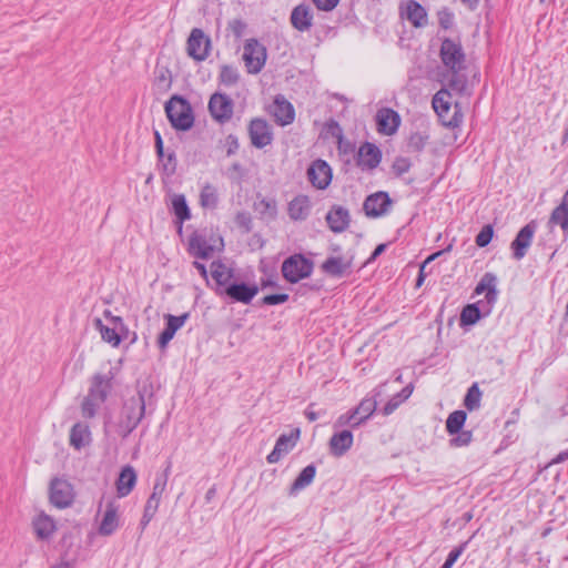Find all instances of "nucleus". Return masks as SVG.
<instances>
[{"label": "nucleus", "mask_w": 568, "mask_h": 568, "mask_svg": "<svg viewBox=\"0 0 568 568\" xmlns=\"http://www.w3.org/2000/svg\"><path fill=\"white\" fill-rule=\"evenodd\" d=\"M209 109L212 116L221 122L229 120L233 112L231 100L220 93H215L211 97Z\"/></svg>", "instance_id": "nucleus-19"}, {"label": "nucleus", "mask_w": 568, "mask_h": 568, "mask_svg": "<svg viewBox=\"0 0 568 568\" xmlns=\"http://www.w3.org/2000/svg\"><path fill=\"white\" fill-rule=\"evenodd\" d=\"M480 318V312L476 304L465 306L460 313L462 325H473Z\"/></svg>", "instance_id": "nucleus-45"}, {"label": "nucleus", "mask_w": 568, "mask_h": 568, "mask_svg": "<svg viewBox=\"0 0 568 568\" xmlns=\"http://www.w3.org/2000/svg\"><path fill=\"white\" fill-rule=\"evenodd\" d=\"M165 317H166L168 324H166L165 329L160 334L159 341H158L159 346L161 348L166 347L168 343L173 338L176 331L180 329L184 325L185 321L189 317V314L185 313L181 316H174V315L168 314Z\"/></svg>", "instance_id": "nucleus-23"}, {"label": "nucleus", "mask_w": 568, "mask_h": 568, "mask_svg": "<svg viewBox=\"0 0 568 568\" xmlns=\"http://www.w3.org/2000/svg\"><path fill=\"white\" fill-rule=\"evenodd\" d=\"M390 204L392 201L387 193L376 192L365 200L363 207L367 216L378 217L387 213Z\"/></svg>", "instance_id": "nucleus-16"}, {"label": "nucleus", "mask_w": 568, "mask_h": 568, "mask_svg": "<svg viewBox=\"0 0 568 568\" xmlns=\"http://www.w3.org/2000/svg\"><path fill=\"white\" fill-rule=\"evenodd\" d=\"M164 170L169 172L170 174L174 173L175 171V156L173 153H169L166 155L165 161L163 162Z\"/></svg>", "instance_id": "nucleus-55"}, {"label": "nucleus", "mask_w": 568, "mask_h": 568, "mask_svg": "<svg viewBox=\"0 0 568 568\" xmlns=\"http://www.w3.org/2000/svg\"><path fill=\"white\" fill-rule=\"evenodd\" d=\"M193 265L200 272L201 276L204 280H207V270H206L205 265L200 262H194Z\"/></svg>", "instance_id": "nucleus-58"}, {"label": "nucleus", "mask_w": 568, "mask_h": 568, "mask_svg": "<svg viewBox=\"0 0 568 568\" xmlns=\"http://www.w3.org/2000/svg\"><path fill=\"white\" fill-rule=\"evenodd\" d=\"M248 134L252 145L257 149H263L273 141L272 129L263 119H253L250 122Z\"/></svg>", "instance_id": "nucleus-11"}, {"label": "nucleus", "mask_w": 568, "mask_h": 568, "mask_svg": "<svg viewBox=\"0 0 568 568\" xmlns=\"http://www.w3.org/2000/svg\"><path fill=\"white\" fill-rule=\"evenodd\" d=\"M307 176L314 187L325 190L332 181V169L325 161L316 160L307 169Z\"/></svg>", "instance_id": "nucleus-13"}, {"label": "nucleus", "mask_w": 568, "mask_h": 568, "mask_svg": "<svg viewBox=\"0 0 568 568\" xmlns=\"http://www.w3.org/2000/svg\"><path fill=\"white\" fill-rule=\"evenodd\" d=\"M270 112L282 126L291 124L295 118L293 105L281 95L274 99Z\"/></svg>", "instance_id": "nucleus-17"}, {"label": "nucleus", "mask_w": 568, "mask_h": 568, "mask_svg": "<svg viewBox=\"0 0 568 568\" xmlns=\"http://www.w3.org/2000/svg\"><path fill=\"white\" fill-rule=\"evenodd\" d=\"M260 205H263L265 210L268 212L270 216H274L276 214V204L275 202L270 201H261Z\"/></svg>", "instance_id": "nucleus-56"}, {"label": "nucleus", "mask_w": 568, "mask_h": 568, "mask_svg": "<svg viewBox=\"0 0 568 568\" xmlns=\"http://www.w3.org/2000/svg\"><path fill=\"white\" fill-rule=\"evenodd\" d=\"M473 439V434L469 430H464L456 434L454 438L450 439V446L453 447H464L467 446Z\"/></svg>", "instance_id": "nucleus-46"}, {"label": "nucleus", "mask_w": 568, "mask_h": 568, "mask_svg": "<svg viewBox=\"0 0 568 568\" xmlns=\"http://www.w3.org/2000/svg\"><path fill=\"white\" fill-rule=\"evenodd\" d=\"M452 93L446 89L439 90L433 98V108L444 125L457 126L460 118L456 112L452 113Z\"/></svg>", "instance_id": "nucleus-5"}, {"label": "nucleus", "mask_w": 568, "mask_h": 568, "mask_svg": "<svg viewBox=\"0 0 568 568\" xmlns=\"http://www.w3.org/2000/svg\"><path fill=\"white\" fill-rule=\"evenodd\" d=\"M49 498L57 508L69 507L74 498L72 485L64 478H53L49 487Z\"/></svg>", "instance_id": "nucleus-6"}, {"label": "nucleus", "mask_w": 568, "mask_h": 568, "mask_svg": "<svg viewBox=\"0 0 568 568\" xmlns=\"http://www.w3.org/2000/svg\"><path fill=\"white\" fill-rule=\"evenodd\" d=\"M549 224L559 225L568 233V191L564 194L561 203L552 211Z\"/></svg>", "instance_id": "nucleus-35"}, {"label": "nucleus", "mask_w": 568, "mask_h": 568, "mask_svg": "<svg viewBox=\"0 0 568 568\" xmlns=\"http://www.w3.org/2000/svg\"><path fill=\"white\" fill-rule=\"evenodd\" d=\"M318 10L332 11L339 2V0H313Z\"/></svg>", "instance_id": "nucleus-53"}, {"label": "nucleus", "mask_w": 568, "mask_h": 568, "mask_svg": "<svg viewBox=\"0 0 568 568\" xmlns=\"http://www.w3.org/2000/svg\"><path fill=\"white\" fill-rule=\"evenodd\" d=\"M145 404L143 396L129 398L122 409L120 428L123 436L129 435L141 422L144 416Z\"/></svg>", "instance_id": "nucleus-2"}, {"label": "nucleus", "mask_w": 568, "mask_h": 568, "mask_svg": "<svg viewBox=\"0 0 568 568\" xmlns=\"http://www.w3.org/2000/svg\"><path fill=\"white\" fill-rule=\"evenodd\" d=\"M353 445V435L349 430H342L334 434L329 439L331 453L334 456L344 455Z\"/></svg>", "instance_id": "nucleus-29"}, {"label": "nucleus", "mask_w": 568, "mask_h": 568, "mask_svg": "<svg viewBox=\"0 0 568 568\" xmlns=\"http://www.w3.org/2000/svg\"><path fill=\"white\" fill-rule=\"evenodd\" d=\"M404 10V16L415 28H423L427 24V12L418 2L407 1Z\"/></svg>", "instance_id": "nucleus-26"}, {"label": "nucleus", "mask_w": 568, "mask_h": 568, "mask_svg": "<svg viewBox=\"0 0 568 568\" xmlns=\"http://www.w3.org/2000/svg\"><path fill=\"white\" fill-rule=\"evenodd\" d=\"M464 550V546H460L459 548L453 550L449 552L446 561L444 562V565L442 566V568H452L453 565L455 564V561L459 558V556L462 555Z\"/></svg>", "instance_id": "nucleus-54"}, {"label": "nucleus", "mask_w": 568, "mask_h": 568, "mask_svg": "<svg viewBox=\"0 0 568 568\" xmlns=\"http://www.w3.org/2000/svg\"><path fill=\"white\" fill-rule=\"evenodd\" d=\"M381 162V151L372 143L363 144L358 150L357 163L361 168L372 170Z\"/></svg>", "instance_id": "nucleus-22"}, {"label": "nucleus", "mask_w": 568, "mask_h": 568, "mask_svg": "<svg viewBox=\"0 0 568 568\" xmlns=\"http://www.w3.org/2000/svg\"><path fill=\"white\" fill-rule=\"evenodd\" d=\"M217 190L211 184H205L200 193V203L203 207L214 209L217 204Z\"/></svg>", "instance_id": "nucleus-42"}, {"label": "nucleus", "mask_w": 568, "mask_h": 568, "mask_svg": "<svg viewBox=\"0 0 568 568\" xmlns=\"http://www.w3.org/2000/svg\"><path fill=\"white\" fill-rule=\"evenodd\" d=\"M481 395L483 394L478 387V384L477 383L473 384L468 388L467 394L464 399V405L466 406V408L469 410L477 409L480 406Z\"/></svg>", "instance_id": "nucleus-44"}, {"label": "nucleus", "mask_w": 568, "mask_h": 568, "mask_svg": "<svg viewBox=\"0 0 568 568\" xmlns=\"http://www.w3.org/2000/svg\"><path fill=\"white\" fill-rule=\"evenodd\" d=\"M477 295L485 294L488 304H493L497 300V277L491 273H486L480 278L475 288Z\"/></svg>", "instance_id": "nucleus-27"}, {"label": "nucleus", "mask_w": 568, "mask_h": 568, "mask_svg": "<svg viewBox=\"0 0 568 568\" xmlns=\"http://www.w3.org/2000/svg\"><path fill=\"white\" fill-rule=\"evenodd\" d=\"M568 459V450L566 452H562L560 454H558L554 459H552V464H559L564 460Z\"/></svg>", "instance_id": "nucleus-63"}, {"label": "nucleus", "mask_w": 568, "mask_h": 568, "mask_svg": "<svg viewBox=\"0 0 568 568\" xmlns=\"http://www.w3.org/2000/svg\"><path fill=\"white\" fill-rule=\"evenodd\" d=\"M156 489H158V486H154L153 491L145 504L144 513H143V516L141 519L142 528H145L149 525V523L154 517V515L159 508L160 496L156 494Z\"/></svg>", "instance_id": "nucleus-39"}, {"label": "nucleus", "mask_w": 568, "mask_h": 568, "mask_svg": "<svg viewBox=\"0 0 568 568\" xmlns=\"http://www.w3.org/2000/svg\"><path fill=\"white\" fill-rule=\"evenodd\" d=\"M32 527L37 538L41 540H49L57 531L55 521L44 513H40L34 517Z\"/></svg>", "instance_id": "nucleus-20"}, {"label": "nucleus", "mask_w": 568, "mask_h": 568, "mask_svg": "<svg viewBox=\"0 0 568 568\" xmlns=\"http://www.w3.org/2000/svg\"><path fill=\"white\" fill-rule=\"evenodd\" d=\"M494 230L491 225H485L476 236V244L484 247L489 244L493 239Z\"/></svg>", "instance_id": "nucleus-47"}, {"label": "nucleus", "mask_w": 568, "mask_h": 568, "mask_svg": "<svg viewBox=\"0 0 568 568\" xmlns=\"http://www.w3.org/2000/svg\"><path fill=\"white\" fill-rule=\"evenodd\" d=\"M111 378L106 375L95 374L91 378V384L88 394L105 402L108 394L111 390Z\"/></svg>", "instance_id": "nucleus-30"}, {"label": "nucleus", "mask_w": 568, "mask_h": 568, "mask_svg": "<svg viewBox=\"0 0 568 568\" xmlns=\"http://www.w3.org/2000/svg\"><path fill=\"white\" fill-rule=\"evenodd\" d=\"M288 300L287 294H272L263 298V303L266 305H276L285 303Z\"/></svg>", "instance_id": "nucleus-51"}, {"label": "nucleus", "mask_w": 568, "mask_h": 568, "mask_svg": "<svg viewBox=\"0 0 568 568\" xmlns=\"http://www.w3.org/2000/svg\"><path fill=\"white\" fill-rule=\"evenodd\" d=\"M136 483V473L132 466L122 468L116 480V493L119 497L128 496L134 488Z\"/></svg>", "instance_id": "nucleus-28"}, {"label": "nucleus", "mask_w": 568, "mask_h": 568, "mask_svg": "<svg viewBox=\"0 0 568 568\" xmlns=\"http://www.w3.org/2000/svg\"><path fill=\"white\" fill-rule=\"evenodd\" d=\"M223 246V239L219 235L207 239L205 235L194 234L190 237V252L200 258L211 257L215 252L222 251Z\"/></svg>", "instance_id": "nucleus-4"}, {"label": "nucleus", "mask_w": 568, "mask_h": 568, "mask_svg": "<svg viewBox=\"0 0 568 568\" xmlns=\"http://www.w3.org/2000/svg\"><path fill=\"white\" fill-rule=\"evenodd\" d=\"M291 23L301 32L310 30L313 24V14L310 7L305 4L295 7L291 13Z\"/></svg>", "instance_id": "nucleus-25"}, {"label": "nucleus", "mask_w": 568, "mask_h": 568, "mask_svg": "<svg viewBox=\"0 0 568 568\" xmlns=\"http://www.w3.org/2000/svg\"><path fill=\"white\" fill-rule=\"evenodd\" d=\"M402 403L400 396L397 394L393 396L383 408L384 415L392 414Z\"/></svg>", "instance_id": "nucleus-52"}, {"label": "nucleus", "mask_w": 568, "mask_h": 568, "mask_svg": "<svg viewBox=\"0 0 568 568\" xmlns=\"http://www.w3.org/2000/svg\"><path fill=\"white\" fill-rule=\"evenodd\" d=\"M400 124L399 114L389 108H383L376 113V125L378 133L383 135H393L397 132Z\"/></svg>", "instance_id": "nucleus-14"}, {"label": "nucleus", "mask_w": 568, "mask_h": 568, "mask_svg": "<svg viewBox=\"0 0 568 568\" xmlns=\"http://www.w3.org/2000/svg\"><path fill=\"white\" fill-rule=\"evenodd\" d=\"M300 429H294L291 434H283L276 440L274 449L267 455L266 459L270 464H275L281 460V458L290 453L296 445L300 438Z\"/></svg>", "instance_id": "nucleus-15"}, {"label": "nucleus", "mask_w": 568, "mask_h": 568, "mask_svg": "<svg viewBox=\"0 0 568 568\" xmlns=\"http://www.w3.org/2000/svg\"><path fill=\"white\" fill-rule=\"evenodd\" d=\"M313 266V262L302 254H294L283 262L282 273L287 282L297 283L312 274Z\"/></svg>", "instance_id": "nucleus-3"}, {"label": "nucleus", "mask_w": 568, "mask_h": 568, "mask_svg": "<svg viewBox=\"0 0 568 568\" xmlns=\"http://www.w3.org/2000/svg\"><path fill=\"white\" fill-rule=\"evenodd\" d=\"M171 203H172V211L175 214V216L178 217V220L180 221V223L190 219V210L186 204V200H185L184 195H182V194L173 195Z\"/></svg>", "instance_id": "nucleus-40"}, {"label": "nucleus", "mask_w": 568, "mask_h": 568, "mask_svg": "<svg viewBox=\"0 0 568 568\" xmlns=\"http://www.w3.org/2000/svg\"><path fill=\"white\" fill-rule=\"evenodd\" d=\"M377 403L373 398H364L359 405L353 410L356 416V422L353 424L354 426L361 425L364 420H366L376 409Z\"/></svg>", "instance_id": "nucleus-37"}, {"label": "nucleus", "mask_w": 568, "mask_h": 568, "mask_svg": "<svg viewBox=\"0 0 568 568\" xmlns=\"http://www.w3.org/2000/svg\"><path fill=\"white\" fill-rule=\"evenodd\" d=\"M164 110L173 129L189 131L193 126V110L184 98L180 95L171 97L165 103Z\"/></svg>", "instance_id": "nucleus-1"}, {"label": "nucleus", "mask_w": 568, "mask_h": 568, "mask_svg": "<svg viewBox=\"0 0 568 568\" xmlns=\"http://www.w3.org/2000/svg\"><path fill=\"white\" fill-rule=\"evenodd\" d=\"M104 402L87 394L81 403V414L84 418H93Z\"/></svg>", "instance_id": "nucleus-41"}, {"label": "nucleus", "mask_w": 568, "mask_h": 568, "mask_svg": "<svg viewBox=\"0 0 568 568\" xmlns=\"http://www.w3.org/2000/svg\"><path fill=\"white\" fill-rule=\"evenodd\" d=\"M92 434L90 427L84 423H75L69 434V444L75 450H81L91 445Z\"/></svg>", "instance_id": "nucleus-18"}, {"label": "nucleus", "mask_w": 568, "mask_h": 568, "mask_svg": "<svg viewBox=\"0 0 568 568\" xmlns=\"http://www.w3.org/2000/svg\"><path fill=\"white\" fill-rule=\"evenodd\" d=\"M449 250H450V246H448V247H447L446 250H444V251H438V252H436V253H434V254L429 255V256H428V257L423 262V264H422V265H425V266H426L428 263H430L432 261H434L435 258H437L439 255H442L444 252L449 251Z\"/></svg>", "instance_id": "nucleus-59"}, {"label": "nucleus", "mask_w": 568, "mask_h": 568, "mask_svg": "<svg viewBox=\"0 0 568 568\" xmlns=\"http://www.w3.org/2000/svg\"><path fill=\"white\" fill-rule=\"evenodd\" d=\"M311 210V202L306 195H298L288 203V215L294 221L305 220Z\"/></svg>", "instance_id": "nucleus-31"}, {"label": "nucleus", "mask_w": 568, "mask_h": 568, "mask_svg": "<svg viewBox=\"0 0 568 568\" xmlns=\"http://www.w3.org/2000/svg\"><path fill=\"white\" fill-rule=\"evenodd\" d=\"M466 413L464 410H455L453 412L447 420H446V429L450 435H455L462 430L465 420H466Z\"/></svg>", "instance_id": "nucleus-43"}, {"label": "nucleus", "mask_w": 568, "mask_h": 568, "mask_svg": "<svg viewBox=\"0 0 568 568\" xmlns=\"http://www.w3.org/2000/svg\"><path fill=\"white\" fill-rule=\"evenodd\" d=\"M437 16H438V22L443 29L447 30L453 27L454 14L449 10L442 9L438 11Z\"/></svg>", "instance_id": "nucleus-48"}, {"label": "nucleus", "mask_w": 568, "mask_h": 568, "mask_svg": "<svg viewBox=\"0 0 568 568\" xmlns=\"http://www.w3.org/2000/svg\"><path fill=\"white\" fill-rule=\"evenodd\" d=\"M225 293L234 301L247 304L258 293L256 285L245 283L232 284L226 287Z\"/></svg>", "instance_id": "nucleus-24"}, {"label": "nucleus", "mask_w": 568, "mask_h": 568, "mask_svg": "<svg viewBox=\"0 0 568 568\" xmlns=\"http://www.w3.org/2000/svg\"><path fill=\"white\" fill-rule=\"evenodd\" d=\"M412 393H413V386L408 385L397 395L400 396V399L403 402H405L412 395Z\"/></svg>", "instance_id": "nucleus-57"}, {"label": "nucleus", "mask_w": 568, "mask_h": 568, "mask_svg": "<svg viewBox=\"0 0 568 568\" xmlns=\"http://www.w3.org/2000/svg\"><path fill=\"white\" fill-rule=\"evenodd\" d=\"M395 168H397L400 172H405L408 169V163L406 160L400 159L395 162Z\"/></svg>", "instance_id": "nucleus-60"}, {"label": "nucleus", "mask_w": 568, "mask_h": 568, "mask_svg": "<svg viewBox=\"0 0 568 568\" xmlns=\"http://www.w3.org/2000/svg\"><path fill=\"white\" fill-rule=\"evenodd\" d=\"M94 326L100 332L102 339L112 345L113 347H118L122 338L125 337L128 334L115 327L104 325L100 318L94 320Z\"/></svg>", "instance_id": "nucleus-32"}, {"label": "nucleus", "mask_w": 568, "mask_h": 568, "mask_svg": "<svg viewBox=\"0 0 568 568\" xmlns=\"http://www.w3.org/2000/svg\"><path fill=\"white\" fill-rule=\"evenodd\" d=\"M326 221L329 229L335 232H343L349 223V215L347 210L343 207H336L331 210L326 215Z\"/></svg>", "instance_id": "nucleus-33"}, {"label": "nucleus", "mask_w": 568, "mask_h": 568, "mask_svg": "<svg viewBox=\"0 0 568 568\" xmlns=\"http://www.w3.org/2000/svg\"><path fill=\"white\" fill-rule=\"evenodd\" d=\"M243 60L248 71H261L266 61V49L256 40H250L244 45Z\"/></svg>", "instance_id": "nucleus-10"}, {"label": "nucleus", "mask_w": 568, "mask_h": 568, "mask_svg": "<svg viewBox=\"0 0 568 568\" xmlns=\"http://www.w3.org/2000/svg\"><path fill=\"white\" fill-rule=\"evenodd\" d=\"M316 468L314 465L306 466L294 480L291 487V494L304 489L314 480Z\"/></svg>", "instance_id": "nucleus-38"}, {"label": "nucleus", "mask_w": 568, "mask_h": 568, "mask_svg": "<svg viewBox=\"0 0 568 568\" xmlns=\"http://www.w3.org/2000/svg\"><path fill=\"white\" fill-rule=\"evenodd\" d=\"M211 50V40L202 29H192L187 42V54L197 61H203L207 58Z\"/></svg>", "instance_id": "nucleus-8"}, {"label": "nucleus", "mask_w": 568, "mask_h": 568, "mask_svg": "<svg viewBox=\"0 0 568 568\" xmlns=\"http://www.w3.org/2000/svg\"><path fill=\"white\" fill-rule=\"evenodd\" d=\"M231 28H232V30H233L237 36H240V34H241V30H242V28H243V24H242V22H241V21H237V20H236V21H233V22L231 23Z\"/></svg>", "instance_id": "nucleus-64"}, {"label": "nucleus", "mask_w": 568, "mask_h": 568, "mask_svg": "<svg viewBox=\"0 0 568 568\" xmlns=\"http://www.w3.org/2000/svg\"><path fill=\"white\" fill-rule=\"evenodd\" d=\"M104 315L106 318H109V322H110V327H115L120 331H123L125 333H128V327L125 326V324L123 323V320L119 316H113L111 315V312L109 311H105L104 312Z\"/></svg>", "instance_id": "nucleus-49"}, {"label": "nucleus", "mask_w": 568, "mask_h": 568, "mask_svg": "<svg viewBox=\"0 0 568 568\" xmlns=\"http://www.w3.org/2000/svg\"><path fill=\"white\" fill-rule=\"evenodd\" d=\"M352 263L341 256L328 257L323 264L322 270L332 276H342L351 267Z\"/></svg>", "instance_id": "nucleus-34"}, {"label": "nucleus", "mask_w": 568, "mask_h": 568, "mask_svg": "<svg viewBox=\"0 0 568 568\" xmlns=\"http://www.w3.org/2000/svg\"><path fill=\"white\" fill-rule=\"evenodd\" d=\"M236 81V74L235 73H222V82L224 83H232Z\"/></svg>", "instance_id": "nucleus-61"}, {"label": "nucleus", "mask_w": 568, "mask_h": 568, "mask_svg": "<svg viewBox=\"0 0 568 568\" xmlns=\"http://www.w3.org/2000/svg\"><path fill=\"white\" fill-rule=\"evenodd\" d=\"M51 568H74V565L71 561L61 560L53 565Z\"/></svg>", "instance_id": "nucleus-62"}, {"label": "nucleus", "mask_w": 568, "mask_h": 568, "mask_svg": "<svg viewBox=\"0 0 568 568\" xmlns=\"http://www.w3.org/2000/svg\"><path fill=\"white\" fill-rule=\"evenodd\" d=\"M440 57L444 64L452 71L463 68L465 54L459 42L445 39L440 47Z\"/></svg>", "instance_id": "nucleus-9"}, {"label": "nucleus", "mask_w": 568, "mask_h": 568, "mask_svg": "<svg viewBox=\"0 0 568 568\" xmlns=\"http://www.w3.org/2000/svg\"><path fill=\"white\" fill-rule=\"evenodd\" d=\"M535 233V227L531 224L525 225L516 239L511 243V248L514 251V257L516 260H521L526 255L527 248L531 244V240Z\"/></svg>", "instance_id": "nucleus-21"}, {"label": "nucleus", "mask_w": 568, "mask_h": 568, "mask_svg": "<svg viewBox=\"0 0 568 568\" xmlns=\"http://www.w3.org/2000/svg\"><path fill=\"white\" fill-rule=\"evenodd\" d=\"M120 527V506L115 501H109L102 514L98 527V534L103 537L111 536Z\"/></svg>", "instance_id": "nucleus-12"}, {"label": "nucleus", "mask_w": 568, "mask_h": 568, "mask_svg": "<svg viewBox=\"0 0 568 568\" xmlns=\"http://www.w3.org/2000/svg\"><path fill=\"white\" fill-rule=\"evenodd\" d=\"M356 419L357 418L353 412L343 414L337 418V420L335 423V427H343L346 425H351V426L355 427L353 424L356 422Z\"/></svg>", "instance_id": "nucleus-50"}, {"label": "nucleus", "mask_w": 568, "mask_h": 568, "mask_svg": "<svg viewBox=\"0 0 568 568\" xmlns=\"http://www.w3.org/2000/svg\"><path fill=\"white\" fill-rule=\"evenodd\" d=\"M210 273L212 278L216 282L219 286L226 285L230 280L233 277V271L224 263L220 261H215L210 266Z\"/></svg>", "instance_id": "nucleus-36"}, {"label": "nucleus", "mask_w": 568, "mask_h": 568, "mask_svg": "<svg viewBox=\"0 0 568 568\" xmlns=\"http://www.w3.org/2000/svg\"><path fill=\"white\" fill-rule=\"evenodd\" d=\"M442 83L444 89L455 94H469L474 85L478 82L475 73L470 77L467 73H442Z\"/></svg>", "instance_id": "nucleus-7"}]
</instances>
